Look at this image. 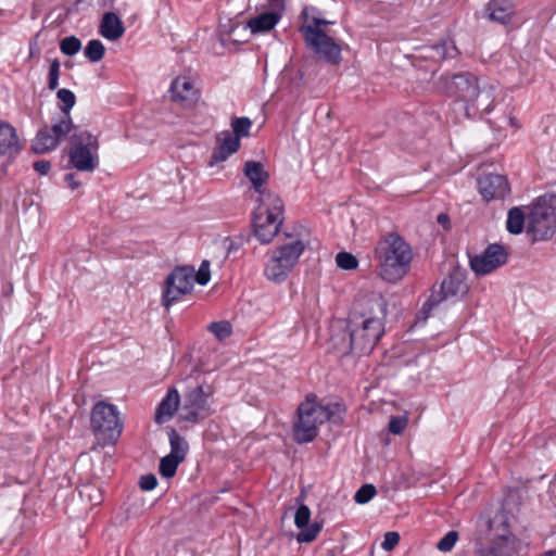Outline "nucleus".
<instances>
[{
	"mask_svg": "<svg viewBox=\"0 0 556 556\" xmlns=\"http://www.w3.org/2000/svg\"><path fill=\"white\" fill-rule=\"evenodd\" d=\"M388 303L379 293L357 296L349 314L346 330L349 344L342 354L366 355L377 345L384 333Z\"/></svg>",
	"mask_w": 556,
	"mask_h": 556,
	"instance_id": "nucleus-1",
	"label": "nucleus"
},
{
	"mask_svg": "<svg viewBox=\"0 0 556 556\" xmlns=\"http://www.w3.org/2000/svg\"><path fill=\"white\" fill-rule=\"evenodd\" d=\"M379 276L387 282L396 283L410 270L414 253L410 244L397 232L381 237L375 249Z\"/></svg>",
	"mask_w": 556,
	"mask_h": 556,
	"instance_id": "nucleus-2",
	"label": "nucleus"
},
{
	"mask_svg": "<svg viewBox=\"0 0 556 556\" xmlns=\"http://www.w3.org/2000/svg\"><path fill=\"white\" fill-rule=\"evenodd\" d=\"M341 412L339 403H317L315 394H308L298 407L299 419L294 424V439L298 443L312 442L318 435V427L330 421Z\"/></svg>",
	"mask_w": 556,
	"mask_h": 556,
	"instance_id": "nucleus-3",
	"label": "nucleus"
},
{
	"mask_svg": "<svg viewBox=\"0 0 556 556\" xmlns=\"http://www.w3.org/2000/svg\"><path fill=\"white\" fill-rule=\"evenodd\" d=\"M254 211V235L262 244H268L278 233L283 222L285 204L276 193H265L257 198Z\"/></svg>",
	"mask_w": 556,
	"mask_h": 556,
	"instance_id": "nucleus-4",
	"label": "nucleus"
},
{
	"mask_svg": "<svg viewBox=\"0 0 556 556\" xmlns=\"http://www.w3.org/2000/svg\"><path fill=\"white\" fill-rule=\"evenodd\" d=\"M527 233L532 241L548 240L556 232V195L544 194L529 208Z\"/></svg>",
	"mask_w": 556,
	"mask_h": 556,
	"instance_id": "nucleus-5",
	"label": "nucleus"
},
{
	"mask_svg": "<svg viewBox=\"0 0 556 556\" xmlns=\"http://www.w3.org/2000/svg\"><path fill=\"white\" fill-rule=\"evenodd\" d=\"M286 237L289 241L273 250L264 269L266 278L274 282H282L287 279L305 250L301 239H294L287 233Z\"/></svg>",
	"mask_w": 556,
	"mask_h": 556,
	"instance_id": "nucleus-6",
	"label": "nucleus"
},
{
	"mask_svg": "<svg viewBox=\"0 0 556 556\" xmlns=\"http://www.w3.org/2000/svg\"><path fill=\"white\" fill-rule=\"evenodd\" d=\"M98 138L87 130L75 131L68 152L71 164L80 172H93L99 165Z\"/></svg>",
	"mask_w": 556,
	"mask_h": 556,
	"instance_id": "nucleus-7",
	"label": "nucleus"
},
{
	"mask_svg": "<svg viewBox=\"0 0 556 556\" xmlns=\"http://www.w3.org/2000/svg\"><path fill=\"white\" fill-rule=\"evenodd\" d=\"M214 388L207 383H199L184 395L180 419L197 424L212 414L210 399Z\"/></svg>",
	"mask_w": 556,
	"mask_h": 556,
	"instance_id": "nucleus-8",
	"label": "nucleus"
},
{
	"mask_svg": "<svg viewBox=\"0 0 556 556\" xmlns=\"http://www.w3.org/2000/svg\"><path fill=\"white\" fill-rule=\"evenodd\" d=\"M90 424L94 434L106 441L115 442L123 430V424L116 407L103 401L93 406Z\"/></svg>",
	"mask_w": 556,
	"mask_h": 556,
	"instance_id": "nucleus-9",
	"label": "nucleus"
},
{
	"mask_svg": "<svg viewBox=\"0 0 556 556\" xmlns=\"http://www.w3.org/2000/svg\"><path fill=\"white\" fill-rule=\"evenodd\" d=\"M306 46L318 55L319 59L331 65H338L341 62V47L334 39L325 31H318L316 28L300 27Z\"/></svg>",
	"mask_w": 556,
	"mask_h": 556,
	"instance_id": "nucleus-10",
	"label": "nucleus"
},
{
	"mask_svg": "<svg viewBox=\"0 0 556 556\" xmlns=\"http://www.w3.org/2000/svg\"><path fill=\"white\" fill-rule=\"evenodd\" d=\"M193 281L194 268L192 266H182L174 269L166 277L162 304L169 308L174 302L192 290Z\"/></svg>",
	"mask_w": 556,
	"mask_h": 556,
	"instance_id": "nucleus-11",
	"label": "nucleus"
},
{
	"mask_svg": "<svg viewBox=\"0 0 556 556\" xmlns=\"http://www.w3.org/2000/svg\"><path fill=\"white\" fill-rule=\"evenodd\" d=\"M508 251L500 243H491L481 254L470 257V267L478 276H485L505 265Z\"/></svg>",
	"mask_w": 556,
	"mask_h": 556,
	"instance_id": "nucleus-12",
	"label": "nucleus"
},
{
	"mask_svg": "<svg viewBox=\"0 0 556 556\" xmlns=\"http://www.w3.org/2000/svg\"><path fill=\"white\" fill-rule=\"evenodd\" d=\"M468 290L464 276L458 273L450 274L441 283L439 294L432 293L421 307L424 318H428L434 306L450 298L464 295Z\"/></svg>",
	"mask_w": 556,
	"mask_h": 556,
	"instance_id": "nucleus-13",
	"label": "nucleus"
},
{
	"mask_svg": "<svg viewBox=\"0 0 556 556\" xmlns=\"http://www.w3.org/2000/svg\"><path fill=\"white\" fill-rule=\"evenodd\" d=\"M500 91V86L495 83L482 81L476 88L472 99L463 108L469 118L481 117L492 111Z\"/></svg>",
	"mask_w": 556,
	"mask_h": 556,
	"instance_id": "nucleus-14",
	"label": "nucleus"
},
{
	"mask_svg": "<svg viewBox=\"0 0 556 556\" xmlns=\"http://www.w3.org/2000/svg\"><path fill=\"white\" fill-rule=\"evenodd\" d=\"M479 85L480 80L473 74L465 72L453 75L447 81V89L465 105L472 99Z\"/></svg>",
	"mask_w": 556,
	"mask_h": 556,
	"instance_id": "nucleus-15",
	"label": "nucleus"
},
{
	"mask_svg": "<svg viewBox=\"0 0 556 556\" xmlns=\"http://www.w3.org/2000/svg\"><path fill=\"white\" fill-rule=\"evenodd\" d=\"M480 193L485 201L504 199L509 193L508 181L500 174H485L478 180Z\"/></svg>",
	"mask_w": 556,
	"mask_h": 556,
	"instance_id": "nucleus-16",
	"label": "nucleus"
},
{
	"mask_svg": "<svg viewBox=\"0 0 556 556\" xmlns=\"http://www.w3.org/2000/svg\"><path fill=\"white\" fill-rule=\"evenodd\" d=\"M170 97L174 102L182 106H191L199 99V91L189 77L179 76L172 81L169 88Z\"/></svg>",
	"mask_w": 556,
	"mask_h": 556,
	"instance_id": "nucleus-17",
	"label": "nucleus"
},
{
	"mask_svg": "<svg viewBox=\"0 0 556 556\" xmlns=\"http://www.w3.org/2000/svg\"><path fill=\"white\" fill-rule=\"evenodd\" d=\"M23 149L15 128L7 123L0 122V157H5L8 163L12 162Z\"/></svg>",
	"mask_w": 556,
	"mask_h": 556,
	"instance_id": "nucleus-18",
	"label": "nucleus"
},
{
	"mask_svg": "<svg viewBox=\"0 0 556 556\" xmlns=\"http://www.w3.org/2000/svg\"><path fill=\"white\" fill-rule=\"evenodd\" d=\"M311 509L302 504L295 511L294 523L302 531L298 534L296 540L300 543H309L314 541L321 531L323 523L315 521L309 525Z\"/></svg>",
	"mask_w": 556,
	"mask_h": 556,
	"instance_id": "nucleus-19",
	"label": "nucleus"
},
{
	"mask_svg": "<svg viewBox=\"0 0 556 556\" xmlns=\"http://www.w3.org/2000/svg\"><path fill=\"white\" fill-rule=\"evenodd\" d=\"M179 404L180 395L177 389L174 387L169 388L155 409L154 421L157 425H162L170 420L176 414Z\"/></svg>",
	"mask_w": 556,
	"mask_h": 556,
	"instance_id": "nucleus-20",
	"label": "nucleus"
},
{
	"mask_svg": "<svg viewBox=\"0 0 556 556\" xmlns=\"http://www.w3.org/2000/svg\"><path fill=\"white\" fill-rule=\"evenodd\" d=\"M516 553L513 535H498L491 543L477 551V556H514Z\"/></svg>",
	"mask_w": 556,
	"mask_h": 556,
	"instance_id": "nucleus-21",
	"label": "nucleus"
},
{
	"mask_svg": "<svg viewBox=\"0 0 556 556\" xmlns=\"http://www.w3.org/2000/svg\"><path fill=\"white\" fill-rule=\"evenodd\" d=\"M243 172L247 178L251 181L253 189L260 194L258 198H262L265 193H273L264 188V185L269 178V174L264 169L262 163L256 161H247L244 163Z\"/></svg>",
	"mask_w": 556,
	"mask_h": 556,
	"instance_id": "nucleus-22",
	"label": "nucleus"
},
{
	"mask_svg": "<svg viewBox=\"0 0 556 556\" xmlns=\"http://www.w3.org/2000/svg\"><path fill=\"white\" fill-rule=\"evenodd\" d=\"M99 33L105 39L115 41L123 37L125 27L117 14L105 12L99 26Z\"/></svg>",
	"mask_w": 556,
	"mask_h": 556,
	"instance_id": "nucleus-23",
	"label": "nucleus"
},
{
	"mask_svg": "<svg viewBox=\"0 0 556 556\" xmlns=\"http://www.w3.org/2000/svg\"><path fill=\"white\" fill-rule=\"evenodd\" d=\"M486 13L491 21L506 25L514 15V4L511 0H491Z\"/></svg>",
	"mask_w": 556,
	"mask_h": 556,
	"instance_id": "nucleus-24",
	"label": "nucleus"
},
{
	"mask_svg": "<svg viewBox=\"0 0 556 556\" xmlns=\"http://www.w3.org/2000/svg\"><path fill=\"white\" fill-rule=\"evenodd\" d=\"M280 18V11L263 12L251 17L247 23V27L250 28L252 34L267 33L277 25Z\"/></svg>",
	"mask_w": 556,
	"mask_h": 556,
	"instance_id": "nucleus-25",
	"label": "nucleus"
},
{
	"mask_svg": "<svg viewBox=\"0 0 556 556\" xmlns=\"http://www.w3.org/2000/svg\"><path fill=\"white\" fill-rule=\"evenodd\" d=\"M59 140L53 137L48 127L40 129L31 142V150L36 154H45L54 150L59 146Z\"/></svg>",
	"mask_w": 556,
	"mask_h": 556,
	"instance_id": "nucleus-26",
	"label": "nucleus"
},
{
	"mask_svg": "<svg viewBox=\"0 0 556 556\" xmlns=\"http://www.w3.org/2000/svg\"><path fill=\"white\" fill-rule=\"evenodd\" d=\"M168 439L170 445V453L168 455L184 462L189 451L187 441L174 428H170Z\"/></svg>",
	"mask_w": 556,
	"mask_h": 556,
	"instance_id": "nucleus-27",
	"label": "nucleus"
},
{
	"mask_svg": "<svg viewBox=\"0 0 556 556\" xmlns=\"http://www.w3.org/2000/svg\"><path fill=\"white\" fill-rule=\"evenodd\" d=\"M526 213L520 207H513L508 211L506 228L513 235H519L525 228Z\"/></svg>",
	"mask_w": 556,
	"mask_h": 556,
	"instance_id": "nucleus-28",
	"label": "nucleus"
},
{
	"mask_svg": "<svg viewBox=\"0 0 556 556\" xmlns=\"http://www.w3.org/2000/svg\"><path fill=\"white\" fill-rule=\"evenodd\" d=\"M53 137H56L59 143L66 138V136L72 131H78L73 124L71 115H63L61 118L54 123H52L51 128H49Z\"/></svg>",
	"mask_w": 556,
	"mask_h": 556,
	"instance_id": "nucleus-29",
	"label": "nucleus"
},
{
	"mask_svg": "<svg viewBox=\"0 0 556 556\" xmlns=\"http://www.w3.org/2000/svg\"><path fill=\"white\" fill-rule=\"evenodd\" d=\"M85 56L90 62H99L103 59L105 53V48L103 43L98 39L90 40L84 50Z\"/></svg>",
	"mask_w": 556,
	"mask_h": 556,
	"instance_id": "nucleus-30",
	"label": "nucleus"
},
{
	"mask_svg": "<svg viewBox=\"0 0 556 556\" xmlns=\"http://www.w3.org/2000/svg\"><path fill=\"white\" fill-rule=\"evenodd\" d=\"M58 100L62 103L60 105L61 113L63 115H71V110L76 103V96L70 89H59L56 92Z\"/></svg>",
	"mask_w": 556,
	"mask_h": 556,
	"instance_id": "nucleus-31",
	"label": "nucleus"
},
{
	"mask_svg": "<svg viewBox=\"0 0 556 556\" xmlns=\"http://www.w3.org/2000/svg\"><path fill=\"white\" fill-rule=\"evenodd\" d=\"M180 463V459L169 455L162 457L159 465L161 476L164 478L174 477Z\"/></svg>",
	"mask_w": 556,
	"mask_h": 556,
	"instance_id": "nucleus-32",
	"label": "nucleus"
},
{
	"mask_svg": "<svg viewBox=\"0 0 556 556\" xmlns=\"http://www.w3.org/2000/svg\"><path fill=\"white\" fill-rule=\"evenodd\" d=\"M208 331L212 332L219 341L230 337L232 327L229 321H215L211 323L207 327Z\"/></svg>",
	"mask_w": 556,
	"mask_h": 556,
	"instance_id": "nucleus-33",
	"label": "nucleus"
},
{
	"mask_svg": "<svg viewBox=\"0 0 556 556\" xmlns=\"http://www.w3.org/2000/svg\"><path fill=\"white\" fill-rule=\"evenodd\" d=\"M81 49V41L76 36H67L60 42V50L65 55H75Z\"/></svg>",
	"mask_w": 556,
	"mask_h": 556,
	"instance_id": "nucleus-34",
	"label": "nucleus"
},
{
	"mask_svg": "<svg viewBox=\"0 0 556 556\" xmlns=\"http://www.w3.org/2000/svg\"><path fill=\"white\" fill-rule=\"evenodd\" d=\"M251 126L252 121L249 117H233L231 119L233 135L239 138L248 137L250 135Z\"/></svg>",
	"mask_w": 556,
	"mask_h": 556,
	"instance_id": "nucleus-35",
	"label": "nucleus"
},
{
	"mask_svg": "<svg viewBox=\"0 0 556 556\" xmlns=\"http://www.w3.org/2000/svg\"><path fill=\"white\" fill-rule=\"evenodd\" d=\"M337 266L344 270H353L358 266V260L355 255L349 252H339L336 255Z\"/></svg>",
	"mask_w": 556,
	"mask_h": 556,
	"instance_id": "nucleus-36",
	"label": "nucleus"
},
{
	"mask_svg": "<svg viewBox=\"0 0 556 556\" xmlns=\"http://www.w3.org/2000/svg\"><path fill=\"white\" fill-rule=\"evenodd\" d=\"M376 495V488L372 484L362 485L354 495V501L358 504L368 503Z\"/></svg>",
	"mask_w": 556,
	"mask_h": 556,
	"instance_id": "nucleus-37",
	"label": "nucleus"
},
{
	"mask_svg": "<svg viewBox=\"0 0 556 556\" xmlns=\"http://www.w3.org/2000/svg\"><path fill=\"white\" fill-rule=\"evenodd\" d=\"M59 77H60V61L59 59H54L49 67L48 73V88L50 90H55L59 86Z\"/></svg>",
	"mask_w": 556,
	"mask_h": 556,
	"instance_id": "nucleus-38",
	"label": "nucleus"
},
{
	"mask_svg": "<svg viewBox=\"0 0 556 556\" xmlns=\"http://www.w3.org/2000/svg\"><path fill=\"white\" fill-rule=\"evenodd\" d=\"M458 540V533L454 530L448 531L437 544V548L441 552H450Z\"/></svg>",
	"mask_w": 556,
	"mask_h": 556,
	"instance_id": "nucleus-39",
	"label": "nucleus"
},
{
	"mask_svg": "<svg viewBox=\"0 0 556 556\" xmlns=\"http://www.w3.org/2000/svg\"><path fill=\"white\" fill-rule=\"evenodd\" d=\"M408 418L406 416L391 417L388 429L393 434H402L407 427Z\"/></svg>",
	"mask_w": 556,
	"mask_h": 556,
	"instance_id": "nucleus-40",
	"label": "nucleus"
},
{
	"mask_svg": "<svg viewBox=\"0 0 556 556\" xmlns=\"http://www.w3.org/2000/svg\"><path fill=\"white\" fill-rule=\"evenodd\" d=\"M210 278H211L210 262L203 261L200 265L199 270L197 273H194V280L199 285L205 286L210 281Z\"/></svg>",
	"mask_w": 556,
	"mask_h": 556,
	"instance_id": "nucleus-41",
	"label": "nucleus"
},
{
	"mask_svg": "<svg viewBox=\"0 0 556 556\" xmlns=\"http://www.w3.org/2000/svg\"><path fill=\"white\" fill-rule=\"evenodd\" d=\"M220 147L228 151V153L233 154L240 148V138L227 132Z\"/></svg>",
	"mask_w": 556,
	"mask_h": 556,
	"instance_id": "nucleus-42",
	"label": "nucleus"
},
{
	"mask_svg": "<svg viewBox=\"0 0 556 556\" xmlns=\"http://www.w3.org/2000/svg\"><path fill=\"white\" fill-rule=\"evenodd\" d=\"M400 539L401 538L397 532H394V531L387 532L384 534V539L381 543V547L384 551L390 552L399 544Z\"/></svg>",
	"mask_w": 556,
	"mask_h": 556,
	"instance_id": "nucleus-43",
	"label": "nucleus"
},
{
	"mask_svg": "<svg viewBox=\"0 0 556 556\" xmlns=\"http://www.w3.org/2000/svg\"><path fill=\"white\" fill-rule=\"evenodd\" d=\"M432 52L433 53L430 55V58L437 61L454 56L452 53L447 51L445 42L433 46Z\"/></svg>",
	"mask_w": 556,
	"mask_h": 556,
	"instance_id": "nucleus-44",
	"label": "nucleus"
},
{
	"mask_svg": "<svg viewBox=\"0 0 556 556\" xmlns=\"http://www.w3.org/2000/svg\"><path fill=\"white\" fill-rule=\"evenodd\" d=\"M139 485L143 491H152L157 485V479L153 473L143 475L140 478Z\"/></svg>",
	"mask_w": 556,
	"mask_h": 556,
	"instance_id": "nucleus-45",
	"label": "nucleus"
},
{
	"mask_svg": "<svg viewBox=\"0 0 556 556\" xmlns=\"http://www.w3.org/2000/svg\"><path fill=\"white\" fill-rule=\"evenodd\" d=\"M328 24H330V22L327 21V20L319 18V17H313L312 22H307L306 21L300 27H309V28H313V29L316 28L318 31H325L323 29V26L328 25Z\"/></svg>",
	"mask_w": 556,
	"mask_h": 556,
	"instance_id": "nucleus-46",
	"label": "nucleus"
},
{
	"mask_svg": "<svg viewBox=\"0 0 556 556\" xmlns=\"http://www.w3.org/2000/svg\"><path fill=\"white\" fill-rule=\"evenodd\" d=\"M230 155L231 154L228 153V151H226L225 149L219 147L218 150L213 152L210 165H214L215 163L223 162V161H225Z\"/></svg>",
	"mask_w": 556,
	"mask_h": 556,
	"instance_id": "nucleus-47",
	"label": "nucleus"
},
{
	"mask_svg": "<svg viewBox=\"0 0 556 556\" xmlns=\"http://www.w3.org/2000/svg\"><path fill=\"white\" fill-rule=\"evenodd\" d=\"M33 167L40 175H47L51 168V163L46 160H39L33 164Z\"/></svg>",
	"mask_w": 556,
	"mask_h": 556,
	"instance_id": "nucleus-48",
	"label": "nucleus"
},
{
	"mask_svg": "<svg viewBox=\"0 0 556 556\" xmlns=\"http://www.w3.org/2000/svg\"><path fill=\"white\" fill-rule=\"evenodd\" d=\"M64 180L67 182L68 187L72 189V190H75L79 187V182L75 179V175L70 173V174H66L65 177H64Z\"/></svg>",
	"mask_w": 556,
	"mask_h": 556,
	"instance_id": "nucleus-49",
	"label": "nucleus"
},
{
	"mask_svg": "<svg viewBox=\"0 0 556 556\" xmlns=\"http://www.w3.org/2000/svg\"><path fill=\"white\" fill-rule=\"evenodd\" d=\"M437 222L443 227H446L450 223V217L447 214L441 213L438 215Z\"/></svg>",
	"mask_w": 556,
	"mask_h": 556,
	"instance_id": "nucleus-50",
	"label": "nucleus"
},
{
	"mask_svg": "<svg viewBox=\"0 0 556 556\" xmlns=\"http://www.w3.org/2000/svg\"><path fill=\"white\" fill-rule=\"evenodd\" d=\"M273 1L277 3V7L280 9L279 11H281L283 9L282 0H273Z\"/></svg>",
	"mask_w": 556,
	"mask_h": 556,
	"instance_id": "nucleus-51",
	"label": "nucleus"
},
{
	"mask_svg": "<svg viewBox=\"0 0 556 556\" xmlns=\"http://www.w3.org/2000/svg\"><path fill=\"white\" fill-rule=\"evenodd\" d=\"M543 556H556V551H548Z\"/></svg>",
	"mask_w": 556,
	"mask_h": 556,
	"instance_id": "nucleus-52",
	"label": "nucleus"
},
{
	"mask_svg": "<svg viewBox=\"0 0 556 556\" xmlns=\"http://www.w3.org/2000/svg\"><path fill=\"white\" fill-rule=\"evenodd\" d=\"M302 14L307 17L306 9L303 10Z\"/></svg>",
	"mask_w": 556,
	"mask_h": 556,
	"instance_id": "nucleus-53",
	"label": "nucleus"
},
{
	"mask_svg": "<svg viewBox=\"0 0 556 556\" xmlns=\"http://www.w3.org/2000/svg\"><path fill=\"white\" fill-rule=\"evenodd\" d=\"M553 21H554V23L556 24V13H555V14H554V16H553Z\"/></svg>",
	"mask_w": 556,
	"mask_h": 556,
	"instance_id": "nucleus-54",
	"label": "nucleus"
},
{
	"mask_svg": "<svg viewBox=\"0 0 556 556\" xmlns=\"http://www.w3.org/2000/svg\"><path fill=\"white\" fill-rule=\"evenodd\" d=\"M509 122H510V124H514V118H513V117H510V118H509Z\"/></svg>",
	"mask_w": 556,
	"mask_h": 556,
	"instance_id": "nucleus-55",
	"label": "nucleus"
}]
</instances>
